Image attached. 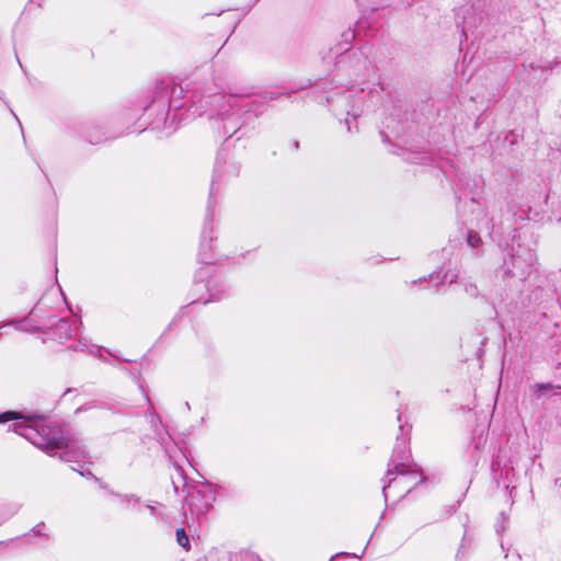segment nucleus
I'll return each mask as SVG.
<instances>
[{
    "instance_id": "obj_1",
    "label": "nucleus",
    "mask_w": 561,
    "mask_h": 561,
    "mask_svg": "<svg viewBox=\"0 0 561 561\" xmlns=\"http://www.w3.org/2000/svg\"><path fill=\"white\" fill-rule=\"evenodd\" d=\"M9 421H14L13 425L10 426L12 431L19 433L21 436L28 439L32 444L47 453L68 447V443L64 437L48 438L41 435L34 427L36 423V420L34 419L25 417L22 414L11 411L0 414V423H5Z\"/></svg>"
},
{
    "instance_id": "obj_2",
    "label": "nucleus",
    "mask_w": 561,
    "mask_h": 561,
    "mask_svg": "<svg viewBox=\"0 0 561 561\" xmlns=\"http://www.w3.org/2000/svg\"><path fill=\"white\" fill-rule=\"evenodd\" d=\"M176 540H178V543L181 547H183L185 549H188V547H190V539L186 536L185 530L183 528H180V529L176 530Z\"/></svg>"
},
{
    "instance_id": "obj_4",
    "label": "nucleus",
    "mask_w": 561,
    "mask_h": 561,
    "mask_svg": "<svg viewBox=\"0 0 561 561\" xmlns=\"http://www.w3.org/2000/svg\"><path fill=\"white\" fill-rule=\"evenodd\" d=\"M473 239H474V237H471V236L469 237L468 242H469L470 245H474V243H472Z\"/></svg>"
},
{
    "instance_id": "obj_3",
    "label": "nucleus",
    "mask_w": 561,
    "mask_h": 561,
    "mask_svg": "<svg viewBox=\"0 0 561 561\" xmlns=\"http://www.w3.org/2000/svg\"><path fill=\"white\" fill-rule=\"evenodd\" d=\"M403 468H404V465H400V466H397V467H396V469L398 470V472H399L400 474H403V472H404Z\"/></svg>"
}]
</instances>
